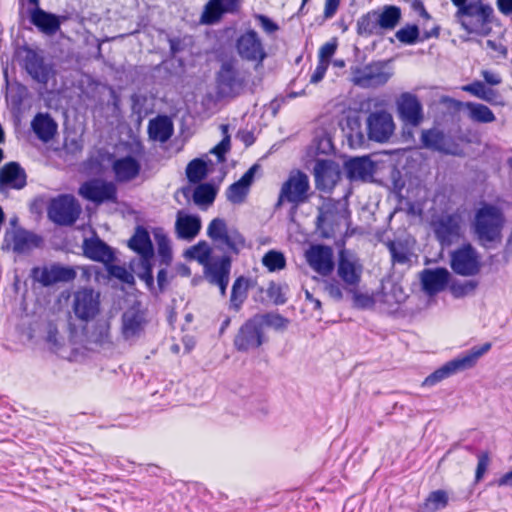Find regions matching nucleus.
Masks as SVG:
<instances>
[{"instance_id":"nucleus-1","label":"nucleus","mask_w":512,"mask_h":512,"mask_svg":"<svg viewBox=\"0 0 512 512\" xmlns=\"http://www.w3.org/2000/svg\"><path fill=\"white\" fill-rule=\"evenodd\" d=\"M505 217L502 210L492 204H483L474 214L471 223L472 232L478 243L485 248L500 243Z\"/></svg>"},{"instance_id":"nucleus-2","label":"nucleus","mask_w":512,"mask_h":512,"mask_svg":"<svg viewBox=\"0 0 512 512\" xmlns=\"http://www.w3.org/2000/svg\"><path fill=\"white\" fill-rule=\"evenodd\" d=\"M491 343L487 342L481 346H474L459 357L447 362L442 367L427 376L423 386H434L451 375L472 368L478 359L491 349Z\"/></svg>"},{"instance_id":"nucleus-3","label":"nucleus","mask_w":512,"mask_h":512,"mask_svg":"<svg viewBox=\"0 0 512 512\" xmlns=\"http://www.w3.org/2000/svg\"><path fill=\"white\" fill-rule=\"evenodd\" d=\"M431 228L441 246H450L460 240L465 231L463 212L441 213L432 217Z\"/></svg>"},{"instance_id":"nucleus-4","label":"nucleus","mask_w":512,"mask_h":512,"mask_svg":"<svg viewBox=\"0 0 512 512\" xmlns=\"http://www.w3.org/2000/svg\"><path fill=\"white\" fill-rule=\"evenodd\" d=\"M493 15V8L480 0L471 1L458 9L457 17L461 26L468 33L486 35L490 32L489 24Z\"/></svg>"},{"instance_id":"nucleus-5","label":"nucleus","mask_w":512,"mask_h":512,"mask_svg":"<svg viewBox=\"0 0 512 512\" xmlns=\"http://www.w3.org/2000/svg\"><path fill=\"white\" fill-rule=\"evenodd\" d=\"M351 81L361 88H377L388 82L392 71L381 61L351 67Z\"/></svg>"},{"instance_id":"nucleus-6","label":"nucleus","mask_w":512,"mask_h":512,"mask_svg":"<svg viewBox=\"0 0 512 512\" xmlns=\"http://www.w3.org/2000/svg\"><path fill=\"white\" fill-rule=\"evenodd\" d=\"M450 266L458 275L475 276L482 267L481 256L472 244L465 243L451 252Z\"/></svg>"},{"instance_id":"nucleus-7","label":"nucleus","mask_w":512,"mask_h":512,"mask_svg":"<svg viewBox=\"0 0 512 512\" xmlns=\"http://www.w3.org/2000/svg\"><path fill=\"white\" fill-rule=\"evenodd\" d=\"M72 310L77 319L88 322L101 311V295L92 288H81L74 292Z\"/></svg>"},{"instance_id":"nucleus-8","label":"nucleus","mask_w":512,"mask_h":512,"mask_svg":"<svg viewBox=\"0 0 512 512\" xmlns=\"http://www.w3.org/2000/svg\"><path fill=\"white\" fill-rule=\"evenodd\" d=\"M368 138L374 142L386 143L395 132V123L391 113L385 109L371 112L366 119Z\"/></svg>"},{"instance_id":"nucleus-9","label":"nucleus","mask_w":512,"mask_h":512,"mask_svg":"<svg viewBox=\"0 0 512 512\" xmlns=\"http://www.w3.org/2000/svg\"><path fill=\"white\" fill-rule=\"evenodd\" d=\"M308 176L301 172H292L288 179L282 184L277 206H280L284 201L299 205L307 200V193L309 190Z\"/></svg>"},{"instance_id":"nucleus-10","label":"nucleus","mask_w":512,"mask_h":512,"mask_svg":"<svg viewBox=\"0 0 512 512\" xmlns=\"http://www.w3.org/2000/svg\"><path fill=\"white\" fill-rule=\"evenodd\" d=\"M80 212V205L70 195H62L53 199L48 208L49 218L59 225H72L78 219Z\"/></svg>"},{"instance_id":"nucleus-11","label":"nucleus","mask_w":512,"mask_h":512,"mask_svg":"<svg viewBox=\"0 0 512 512\" xmlns=\"http://www.w3.org/2000/svg\"><path fill=\"white\" fill-rule=\"evenodd\" d=\"M247 77L232 64L224 63L217 76V88L221 96L235 97L245 88Z\"/></svg>"},{"instance_id":"nucleus-12","label":"nucleus","mask_w":512,"mask_h":512,"mask_svg":"<svg viewBox=\"0 0 512 512\" xmlns=\"http://www.w3.org/2000/svg\"><path fill=\"white\" fill-rule=\"evenodd\" d=\"M129 247L141 257V266L144 270L141 278L152 281V264L154 249L148 231L143 227H137L134 235L129 240Z\"/></svg>"},{"instance_id":"nucleus-13","label":"nucleus","mask_w":512,"mask_h":512,"mask_svg":"<svg viewBox=\"0 0 512 512\" xmlns=\"http://www.w3.org/2000/svg\"><path fill=\"white\" fill-rule=\"evenodd\" d=\"M337 274L344 284L346 291H354L360 286L363 274V265L358 257L348 252H341Z\"/></svg>"},{"instance_id":"nucleus-14","label":"nucleus","mask_w":512,"mask_h":512,"mask_svg":"<svg viewBox=\"0 0 512 512\" xmlns=\"http://www.w3.org/2000/svg\"><path fill=\"white\" fill-rule=\"evenodd\" d=\"M348 211L340 202L328 200L319 209L317 217L318 228L324 230V235L329 237L336 229L347 220Z\"/></svg>"},{"instance_id":"nucleus-15","label":"nucleus","mask_w":512,"mask_h":512,"mask_svg":"<svg viewBox=\"0 0 512 512\" xmlns=\"http://www.w3.org/2000/svg\"><path fill=\"white\" fill-rule=\"evenodd\" d=\"M79 195L96 204L114 202L117 198V188L113 182L91 179L80 186Z\"/></svg>"},{"instance_id":"nucleus-16","label":"nucleus","mask_w":512,"mask_h":512,"mask_svg":"<svg viewBox=\"0 0 512 512\" xmlns=\"http://www.w3.org/2000/svg\"><path fill=\"white\" fill-rule=\"evenodd\" d=\"M260 318H251L239 329L234 338V346L238 351L246 352L260 347L264 342L263 329L259 325Z\"/></svg>"},{"instance_id":"nucleus-17","label":"nucleus","mask_w":512,"mask_h":512,"mask_svg":"<svg viewBox=\"0 0 512 512\" xmlns=\"http://www.w3.org/2000/svg\"><path fill=\"white\" fill-rule=\"evenodd\" d=\"M399 119L405 124L416 127L423 121V107L418 97L410 92H404L396 99Z\"/></svg>"},{"instance_id":"nucleus-18","label":"nucleus","mask_w":512,"mask_h":512,"mask_svg":"<svg viewBox=\"0 0 512 512\" xmlns=\"http://www.w3.org/2000/svg\"><path fill=\"white\" fill-rule=\"evenodd\" d=\"M236 49L242 59L262 63L266 58V52L261 39L256 31L250 29L239 36Z\"/></svg>"},{"instance_id":"nucleus-19","label":"nucleus","mask_w":512,"mask_h":512,"mask_svg":"<svg viewBox=\"0 0 512 512\" xmlns=\"http://www.w3.org/2000/svg\"><path fill=\"white\" fill-rule=\"evenodd\" d=\"M146 324L145 312L139 306H132L122 314V337L126 341H135L144 333Z\"/></svg>"},{"instance_id":"nucleus-20","label":"nucleus","mask_w":512,"mask_h":512,"mask_svg":"<svg viewBox=\"0 0 512 512\" xmlns=\"http://www.w3.org/2000/svg\"><path fill=\"white\" fill-rule=\"evenodd\" d=\"M76 271L71 267L54 264L45 267H36L32 270V277L43 286H51L58 282H70L76 278Z\"/></svg>"},{"instance_id":"nucleus-21","label":"nucleus","mask_w":512,"mask_h":512,"mask_svg":"<svg viewBox=\"0 0 512 512\" xmlns=\"http://www.w3.org/2000/svg\"><path fill=\"white\" fill-rule=\"evenodd\" d=\"M308 265L318 274L328 276L334 269L333 250L324 245H312L305 251Z\"/></svg>"},{"instance_id":"nucleus-22","label":"nucleus","mask_w":512,"mask_h":512,"mask_svg":"<svg viewBox=\"0 0 512 512\" xmlns=\"http://www.w3.org/2000/svg\"><path fill=\"white\" fill-rule=\"evenodd\" d=\"M23 66L27 73L38 83L47 84L52 69L45 64L43 57L33 49L25 48L23 50Z\"/></svg>"},{"instance_id":"nucleus-23","label":"nucleus","mask_w":512,"mask_h":512,"mask_svg":"<svg viewBox=\"0 0 512 512\" xmlns=\"http://www.w3.org/2000/svg\"><path fill=\"white\" fill-rule=\"evenodd\" d=\"M5 242L14 252L27 253L40 245L41 238L25 229L16 228L6 232Z\"/></svg>"},{"instance_id":"nucleus-24","label":"nucleus","mask_w":512,"mask_h":512,"mask_svg":"<svg viewBox=\"0 0 512 512\" xmlns=\"http://www.w3.org/2000/svg\"><path fill=\"white\" fill-rule=\"evenodd\" d=\"M316 187L319 190H331L340 179L339 167L330 160H318L314 166Z\"/></svg>"},{"instance_id":"nucleus-25","label":"nucleus","mask_w":512,"mask_h":512,"mask_svg":"<svg viewBox=\"0 0 512 512\" xmlns=\"http://www.w3.org/2000/svg\"><path fill=\"white\" fill-rule=\"evenodd\" d=\"M449 279L450 272L446 268L424 269L420 277L422 288L429 295L443 291Z\"/></svg>"},{"instance_id":"nucleus-26","label":"nucleus","mask_w":512,"mask_h":512,"mask_svg":"<svg viewBox=\"0 0 512 512\" xmlns=\"http://www.w3.org/2000/svg\"><path fill=\"white\" fill-rule=\"evenodd\" d=\"M241 0H209L201 16L202 23L214 24L223 14L234 13L238 10Z\"/></svg>"},{"instance_id":"nucleus-27","label":"nucleus","mask_w":512,"mask_h":512,"mask_svg":"<svg viewBox=\"0 0 512 512\" xmlns=\"http://www.w3.org/2000/svg\"><path fill=\"white\" fill-rule=\"evenodd\" d=\"M257 165L251 166L244 175L226 190V197L232 204H241L245 201L250 187L254 181Z\"/></svg>"},{"instance_id":"nucleus-28","label":"nucleus","mask_w":512,"mask_h":512,"mask_svg":"<svg viewBox=\"0 0 512 512\" xmlns=\"http://www.w3.org/2000/svg\"><path fill=\"white\" fill-rule=\"evenodd\" d=\"M31 129L40 141L48 143L57 134L58 124L49 113L39 112L31 121Z\"/></svg>"},{"instance_id":"nucleus-29","label":"nucleus","mask_w":512,"mask_h":512,"mask_svg":"<svg viewBox=\"0 0 512 512\" xmlns=\"http://www.w3.org/2000/svg\"><path fill=\"white\" fill-rule=\"evenodd\" d=\"M26 185L25 171L16 162L5 164L0 169V190L21 189Z\"/></svg>"},{"instance_id":"nucleus-30","label":"nucleus","mask_w":512,"mask_h":512,"mask_svg":"<svg viewBox=\"0 0 512 512\" xmlns=\"http://www.w3.org/2000/svg\"><path fill=\"white\" fill-rule=\"evenodd\" d=\"M421 142L423 147L433 151L445 154L456 153V148L451 144L449 139L437 129L423 130Z\"/></svg>"},{"instance_id":"nucleus-31","label":"nucleus","mask_w":512,"mask_h":512,"mask_svg":"<svg viewBox=\"0 0 512 512\" xmlns=\"http://www.w3.org/2000/svg\"><path fill=\"white\" fill-rule=\"evenodd\" d=\"M141 165L132 156L116 159L112 164L115 179L118 182H129L135 179L140 173Z\"/></svg>"},{"instance_id":"nucleus-32","label":"nucleus","mask_w":512,"mask_h":512,"mask_svg":"<svg viewBox=\"0 0 512 512\" xmlns=\"http://www.w3.org/2000/svg\"><path fill=\"white\" fill-rule=\"evenodd\" d=\"M201 229V220L198 216L189 215L183 211L177 213L175 230L178 238L185 240L194 239Z\"/></svg>"},{"instance_id":"nucleus-33","label":"nucleus","mask_w":512,"mask_h":512,"mask_svg":"<svg viewBox=\"0 0 512 512\" xmlns=\"http://www.w3.org/2000/svg\"><path fill=\"white\" fill-rule=\"evenodd\" d=\"M34 9L30 12V20L40 31L52 35L60 28V22L56 15L39 8V3L32 4Z\"/></svg>"},{"instance_id":"nucleus-34","label":"nucleus","mask_w":512,"mask_h":512,"mask_svg":"<svg viewBox=\"0 0 512 512\" xmlns=\"http://www.w3.org/2000/svg\"><path fill=\"white\" fill-rule=\"evenodd\" d=\"M83 251L86 257L94 261L109 263L114 259L111 248L99 238L85 239Z\"/></svg>"},{"instance_id":"nucleus-35","label":"nucleus","mask_w":512,"mask_h":512,"mask_svg":"<svg viewBox=\"0 0 512 512\" xmlns=\"http://www.w3.org/2000/svg\"><path fill=\"white\" fill-rule=\"evenodd\" d=\"M346 170L351 180H365L372 176L374 165L367 157H358L346 162Z\"/></svg>"},{"instance_id":"nucleus-36","label":"nucleus","mask_w":512,"mask_h":512,"mask_svg":"<svg viewBox=\"0 0 512 512\" xmlns=\"http://www.w3.org/2000/svg\"><path fill=\"white\" fill-rule=\"evenodd\" d=\"M205 275L210 283L229 279L231 260L229 257H221L220 259L210 261L205 267Z\"/></svg>"},{"instance_id":"nucleus-37","label":"nucleus","mask_w":512,"mask_h":512,"mask_svg":"<svg viewBox=\"0 0 512 512\" xmlns=\"http://www.w3.org/2000/svg\"><path fill=\"white\" fill-rule=\"evenodd\" d=\"M148 133L151 139L166 142L173 133V124L166 116H158L148 125Z\"/></svg>"},{"instance_id":"nucleus-38","label":"nucleus","mask_w":512,"mask_h":512,"mask_svg":"<svg viewBox=\"0 0 512 512\" xmlns=\"http://www.w3.org/2000/svg\"><path fill=\"white\" fill-rule=\"evenodd\" d=\"M401 10L396 6H385L383 10H377V19L380 31L392 30L399 23Z\"/></svg>"},{"instance_id":"nucleus-39","label":"nucleus","mask_w":512,"mask_h":512,"mask_svg":"<svg viewBox=\"0 0 512 512\" xmlns=\"http://www.w3.org/2000/svg\"><path fill=\"white\" fill-rule=\"evenodd\" d=\"M357 32L361 36L381 34L377 19V10L370 11L359 18L357 21Z\"/></svg>"},{"instance_id":"nucleus-40","label":"nucleus","mask_w":512,"mask_h":512,"mask_svg":"<svg viewBox=\"0 0 512 512\" xmlns=\"http://www.w3.org/2000/svg\"><path fill=\"white\" fill-rule=\"evenodd\" d=\"M469 118L479 123H491L495 121L493 111L486 105L480 103L467 102L465 104Z\"/></svg>"},{"instance_id":"nucleus-41","label":"nucleus","mask_w":512,"mask_h":512,"mask_svg":"<svg viewBox=\"0 0 512 512\" xmlns=\"http://www.w3.org/2000/svg\"><path fill=\"white\" fill-rule=\"evenodd\" d=\"M211 247L206 241H200L191 246L184 253V256L190 260H196L204 267L210 262Z\"/></svg>"},{"instance_id":"nucleus-42","label":"nucleus","mask_w":512,"mask_h":512,"mask_svg":"<svg viewBox=\"0 0 512 512\" xmlns=\"http://www.w3.org/2000/svg\"><path fill=\"white\" fill-rule=\"evenodd\" d=\"M248 280L243 276L238 277L232 286L230 306L234 310H239L247 297Z\"/></svg>"},{"instance_id":"nucleus-43","label":"nucleus","mask_w":512,"mask_h":512,"mask_svg":"<svg viewBox=\"0 0 512 512\" xmlns=\"http://www.w3.org/2000/svg\"><path fill=\"white\" fill-rule=\"evenodd\" d=\"M154 238L157 244L158 255L161 262L168 265L172 260V249L170 240L162 229L154 230Z\"/></svg>"},{"instance_id":"nucleus-44","label":"nucleus","mask_w":512,"mask_h":512,"mask_svg":"<svg viewBox=\"0 0 512 512\" xmlns=\"http://www.w3.org/2000/svg\"><path fill=\"white\" fill-rule=\"evenodd\" d=\"M216 189L211 184L198 185L193 193V201L198 206H209L214 202Z\"/></svg>"},{"instance_id":"nucleus-45","label":"nucleus","mask_w":512,"mask_h":512,"mask_svg":"<svg viewBox=\"0 0 512 512\" xmlns=\"http://www.w3.org/2000/svg\"><path fill=\"white\" fill-rule=\"evenodd\" d=\"M466 91L479 99L492 103L497 96V93L491 88H487L481 81H474L462 87Z\"/></svg>"},{"instance_id":"nucleus-46","label":"nucleus","mask_w":512,"mask_h":512,"mask_svg":"<svg viewBox=\"0 0 512 512\" xmlns=\"http://www.w3.org/2000/svg\"><path fill=\"white\" fill-rule=\"evenodd\" d=\"M207 165V162L202 159L192 160L186 168V174L189 181L198 183L203 180L209 172Z\"/></svg>"},{"instance_id":"nucleus-47","label":"nucleus","mask_w":512,"mask_h":512,"mask_svg":"<svg viewBox=\"0 0 512 512\" xmlns=\"http://www.w3.org/2000/svg\"><path fill=\"white\" fill-rule=\"evenodd\" d=\"M262 264L270 272L279 271L285 268L286 259L282 252L277 250H269L262 258Z\"/></svg>"},{"instance_id":"nucleus-48","label":"nucleus","mask_w":512,"mask_h":512,"mask_svg":"<svg viewBox=\"0 0 512 512\" xmlns=\"http://www.w3.org/2000/svg\"><path fill=\"white\" fill-rule=\"evenodd\" d=\"M219 243L225 245L228 250L236 254L245 247L244 237L234 229H229Z\"/></svg>"},{"instance_id":"nucleus-49","label":"nucleus","mask_w":512,"mask_h":512,"mask_svg":"<svg viewBox=\"0 0 512 512\" xmlns=\"http://www.w3.org/2000/svg\"><path fill=\"white\" fill-rule=\"evenodd\" d=\"M91 338L100 345L111 343L110 322L108 320L98 321L94 326Z\"/></svg>"},{"instance_id":"nucleus-50","label":"nucleus","mask_w":512,"mask_h":512,"mask_svg":"<svg viewBox=\"0 0 512 512\" xmlns=\"http://www.w3.org/2000/svg\"><path fill=\"white\" fill-rule=\"evenodd\" d=\"M448 504V495L443 490H436L429 494L425 501V507L429 511L443 509Z\"/></svg>"},{"instance_id":"nucleus-51","label":"nucleus","mask_w":512,"mask_h":512,"mask_svg":"<svg viewBox=\"0 0 512 512\" xmlns=\"http://www.w3.org/2000/svg\"><path fill=\"white\" fill-rule=\"evenodd\" d=\"M223 139L221 142L211 149V153L216 155L218 158V162L225 161V154L230 150V135L228 134V125L222 124L220 126Z\"/></svg>"},{"instance_id":"nucleus-52","label":"nucleus","mask_w":512,"mask_h":512,"mask_svg":"<svg viewBox=\"0 0 512 512\" xmlns=\"http://www.w3.org/2000/svg\"><path fill=\"white\" fill-rule=\"evenodd\" d=\"M477 282L473 280L455 281L450 285V292L455 298H462L475 291Z\"/></svg>"},{"instance_id":"nucleus-53","label":"nucleus","mask_w":512,"mask_h":512,"mask_svg":"<svg viewBox=\"0 0 512 512\" xmlns=\"http://www.w3.org/2000/svg\"><path fill=\"white\" fill-rule=\"evenodd\" d=\"M388 247L393 263L407 264L410 261L411 254L402 243L391 242Z\"/></svg>"},{"instance_id":"nucleus-54","label":"nucleus","mask_w":512,"mask_h":512,"mask_svg":"<svg viewBox=\"0 0 512 512\" xmlns=\"http://www.w3.org/2000/svg\"><path fill=\"white\" fill-rule=\"evenodd\" d=\"M228 230L226 222L223 219L215 218L208 225L207 235L213 241L220 242Z\"/></svg>"},{"instance_id":"nucleus-55","label":"nucleus","mask_w":512,"mask_h":512,"mask_svg":"<svg viewBox=\"0 0 512 512\" xmlns=\"http://www.w3.org/2000/svg\"><path fill=\"white\" fill-rule=\"evenodd\" d=\"M254 318H260L259 325L262 329L264 325L273 326L275 328H285L288 324V320L279 314H258L255 315Z\"/></svg>"},{"instance_id":"nucleus-56","label":"nucleus","mask_w":512,"mask_h":512,"mask_svg":"<svg viewBox=\"0 0 512 512\" xmlns=\"http://www.w3.org/2000/svg\"><path fill=\"white\" fill-rule=\"evenodd\" d=\"M419 37L418 27L415 25L406 26L396 32V38L405 44H414Z\"/></svg>"},{"instance_id":"nucleus-57","label":"nucleus","mask_w":512,"mask_h":512,"mask_svg":"<svg viewBox=\"0 0 512 512\" xmlns=\"http://www.w3.org/2000/svg\"><path fill=\"white\" fill-rule=\"evenodd\" d=\"M324 290L335 301H341L343 299L344 285L342 286L334 279L324 281Z\"/></svg>"},{"instance_id":"nucleus-58","label":"nucleus","mask_w":512,"mask_h":512,"mask_svg":"<svg viewBox=\"0 0 512 512\" xmlns=\"http://www.w3.org/2000/svg\"><path fill=\"white\" fill-rule=\"evenodd\" d=\"M267 295L275 304H284L286 302V298L282 292V287L276 283L272 282L269 284Z\"/></svg>"},{"instance_id":"nucleus-59","label":"nucleus","mask_w":512,"mask_h":512,"mask_svg":"<svg viewBox=\"0 0 512 512\" xmlns=\"http://www.w3.org/2000/svg\"><path fill=\"white\" fill-rule=\"evenodd\" d=\"M490 463V457L488 452H481L478 454V464L476 468L475 478L479 481L485 474Z\"/></svg>"},{"instance_id":"nucleus-60","label":"nucleus","mask_w":512,"mask_h":512,"mask_svg":"<svg viewBox=\"0 0 512 512\" xmlns=\"http://www.w3.org/2000/svg\"><path fill=\"white\" fill-rule=\"evenodd\" d=\"M255 18L258 20L259 25L266 33L272 34L278 31L279 26L275 22H273L269 17L262 14H256Z\"/></svg>"},{"instance_id":"nucleus-61","label":"nucleus","mask_w":512,"mask_h":512,"mask_svg":"<svg viewBox=\"0 0 512 512\" xmlns=\"http://www.w3.org/2000/svg\"><path fill=\"white\" fill-rule=\"evenodd\" d=\"M337 48V44L335 42H327L325 43L319 51V61H325L326 64L329 65L330 58L334 55Z\"/></svg>"},{"instance_id":"nucleus-62","label":"nucleus","mask_w":512,"mask_h":512,"mask_svg":"<svg viewBox=\"0 0 512 512\" xmlns=\"http://www.w3.org/2000/svg\"><path fill=\"white\" fill-rule=\"evenodd\" d=\"M109 273L126 282V283H130L131 280L133 279V276L126 270V268L122 267V266H118V265H112L109 267Z\"/></svg>"},{"instance_id":"nucleus-63","label":"nucleus","mask_w":512,"mask_h":512,"mask_svg":"<svg viewBox=\"0 0 512 512\" xmlns=\"http://www.w3.org/2000/svg\"><path fill=\"white\" fill-rule=\"evenodd\" d=\"M352 294L353 300L356 305L365 307L372 304V298L367 295L359 292V287H356L354 291H347Z\"/></svg>"},{"instance_id":"nucleus-64","label":"nucleus","mask_w":512,"mask_h":512,"mask_svg":"<svg viewBox=\"0 0 512 512\" xmlns=\"http://www.w3.org/2000/svg\"><path fill=\"white\" fill-rule=\"evenodd\" d=\"M328 66L329 65L326 64L325 61H319L314 72L311 75L310 82L314 84L320 82L323 79L328 69Z\"/></svg>"}]
</instances>
